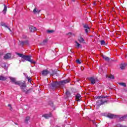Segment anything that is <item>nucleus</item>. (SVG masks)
Segmentation results:
<instances>
[{
  "label": "nucleus",
  "mask_w": 127,
  "mask_h": 127,
  "mask_svg": "<svg viewBox=\"0 0 127 127\" xmlns=\"http://www.w3.org/2000/svg\"><path fill=\"white\" fill-rule=\"evenodd\" d=\"M5 25V23H3V22H1V23H0V25H1V26H4Z\"/></svg>",
  "instance_id": "nucleus-34"
},
{
  "label": "nucleus",
  "mask_w": 127,
  "mask_h": 127,
  "mask_svg": "<svg viewBox=\"0 0 127 127\" xmlns=\"http://www.w3.org/2000/svg\"><path fill=\"white\" fill-rule=\"evenodd\" d=\"M100 42H101V45H107L106 42H105V41H104V40L101 41Z\"/></svg>",
  "instance_id": "nucleus-27"
},
{
  "label": "nucleus",
  "mask_w": 127,
  "mask_h": 127,
  "mask_svg": "<svg viewBox=\"0 0 127 127\" xmlns=\"http://www.w3.org/2000/svg\"><path fill=\"white\" fill-rule=\"evenodd\" d=\"M106 77L110 78V79H114L115 76L114 75H110V76L106 75Z\"/></svg>",
  "instance_id": "nucleus-28"
},
{
  "label": "nucleus",
  "mask_w": 127,
  "mask_h": 127,
  "mask_svg": "<svg viewBox=\"0 0 127 127\" xmlns=\"http://www.w3.org/2000/svg\"><path fill=\"white\" fill-rule=\"evenodd\" d=\"M81 98H82V97L81 96V95L77 94L76 95V99L77 102H80V101H81Z\"/></svg>",
  "instance_id": "nucleus-14"
},
{
  "label": "nucleus",
  "mask_w": 127,
  "mask_h": 127,
  "mask_svg": "<svg viewBox=\"0 0 127 127\" xmlns=\"http://www.w3.org/2000/svg\"><path fill=\"white\" fill-rule=\"evenodd\" d=\"M43 118H45V119H46L47 120L49 119V118H51V114H45L42 116Z\"/></svg>",
  "instance_id": "nucleus-10"
},
{
  "label": "nucleus",
  "mask_w": 127,
  "mask_h": 127,
  "mask_svg": "<svg viewBox=\"0 0 127 127\" xmlns=\"http://www.w3.org/2000/svg\"><path fill=\"white\" fill-rule=\"evenodd\" d=\"M47 33H49V34H50V33H53V32H54V30H47Z\"/></svg>",
  "instance_id": "nucleus-23"
},
{
  "label": "nucleus",
  "mask_w": 127,
  "mask_h": 127,
  "mask_svg": "<svg viewBox=\"0 0 127 127\" xmlns=\"http://www.w3.org/2000/svg\"><path fill=\"white\" fill-rule=\"evenodd\" d=\"M57 83L59 84V86H62V85H65V84L70 83V79H65Z\"/></svg>",
  "instance_id": "nucleus-4"
},
{
  "label": "nucleus",
  "mask_w": 127,
  "mask_h": 127,
  "mask_svg": "<svg viewBox=\"0 0 127 127\" xmlns=\"http://www.w3.org/2000/svg\"><path fill=\"white\" fill-rule=\"evenodd\" d=\"M118 127H127V126H123V125H118Z\"/></svg>",
  "instance_id": "nucleus-32"
},
{
  "label": "nucleus",
  "mask_w": 127,
  "mask_h": 127,
  "mask_svg": "<svg viewBox=\"0 0 127 127\" xmlns=\"http://www.w3.org/2000/svg\"><path fill=\"white\" fill-rule=\"evenodd\" d=\"M89 80L90 81L91 84H96L97 81H98V79L95 77H90L89 78Z\"/></svg>",
  "instance_id": "nucleus-6"
},
{
  "label": "nucleus",
  "mask_w": 127,
  "mask_h": 127,
  "mask_svg": "<svg viewBox=\"0 0 127 127\" xmlns=\"http://www.w3.org/2000/svg\"><path fill=\"white\" fill-rule=\"evenodd\" d=\"M10 79L15 85H18L20 86L21 90H22V92H24L26 94H27L28 90L26 89V84L25 82H21V81H16L15 80V78L10 77Z\"/></svg>",
  "instance_id": "nucleus-1"
},
{
  "label": "nucleus",
  "mask_w": 127,
  "mask_h": 127,
  "mask_svg": "<svg viewBox=\"0 0 127 127\" xmlns=\"http://www.w3.org/2000/svg\"><path fill=\"white\" fill-rule=\"evenodd\" d=\"M21 45H23L24 44H28V41H23L21 42Z\"/></svg>",
  "instance_id": "nucleus-25"
},
{
  "label": "nucleus",
  "mask_w": 127,
  "mask_h": 127,
  "mask_svg": "<svg viewBox=\"0 0 127 127\" xmlns=\"http://www.w3.org/2000/svg\"><path fill=\"white\" fill-rule=\"evenodd\" d=\"M4 9L2 10V13H3V14H5V13H6V10L7 9V7H6V5H5V4H4Z\"/></svg>",
  "instance_id": "nucleus-19"
},
{
  "label": "nucleus",
  "mask_w": 127,
  "mask_h": 127,
  "mask_svg": "<svg viewBox=\"0 0 127 127\" xmlns=\"http://www.w3.org/2000/svg\"><path fill=\"white\" fill-rule=\"evenodd\" d=\"M0 65L2 68H6V63L5 62H0Z\"/></svg>",
  "instance_id": "nucleus-12"
},
{
  "label": "nucleus",
  "mask_w": 127,
  "mask_h": 127,
  "mask_svg": "<svg viewBox=\"0 0 127 127\" xmlns=\"http://www.w3.org/2000/svg\"><path fill=\"white\" fill-rule=\"evenodd\" d=\"M126 66H127L126 64H122L120 65V68L121 70H124L126 68Z\"/></svg>",
  "instance_id": "nucleus-18"
},
{
  "label": "nucleus",
  "mask_w": 127,
  "mask_h": 127,
  "mask_svg": "<svg viewBox=\"0 0 127 127\" xmlns=\"http://www.w3.org/2000/svg\"><path fill=\"white\" fill-rule=\"evenodd\" d=\"M76 62L78 64H81V61L80 60H76Z\"/></svg>",
  "instance_id": "nucleus-33"
},
{
  "label": "nucleus",
  "mask_w": 127,
  "mask_h": 127,
  "mask_svg": "<svg viewBox=\"0 0 127 127\" xmlns=\"http://www.w3.org/2000/svg\"><path fill=\"white\" fill-rule=\"evenodd\" d=\"M68 34H72V33L71 32H69V33H68Z\"/></svg>",
  "instance_id": "nucleus-40"
},
{
  "label": "nucleus",
  "mask_w": 127,
  "mask_h": 127,
  "mask_svg": "<svg viewBox=\"0 0 127 127\" xmlns=\"http://www.w3.org/2000/svg\"><path fill=\"white\" fill-rule=\"evenodd\" d=\"M4 27H6V28H8V29H9L10 31H11V30H10V28H9L8 26H7V25H6V24L5 25V26H4Z\"/></svg>",
  "instance_id": "nucleus-30"
},
{
  "label": "nucleus",
  "mask_w": 127,
  "mask_h": 127,
  "mask_svg": "<svg viewBox=\"0 0 127 127\" xmlns=\"http://www.w3.org/2000/svg\"><path fill=\"white\" fill-rule=\"evenodd\" d=\"M107 117L109 118L110 119H115V118L117 117V116L112 114H109L108 115Z\"/></svg>",
  "instance_id": "nucleus-11"
},
{
  "label": "nucleus",
  "mask_w": 127,
  "mask_h": 127,
  "mask_svg": "<svg viewBox=\"0 0 127 127\" xmlns=\"http://www.w3.org/2000/svg\"><path fill=\"white\" fill-rule=\"evenodd\" d=\"M8 107H9V108H10V109H11V105H10V104H8Z\"/></svg>",
  "instance_id": "nucleus-36"
},
{
  "label": "nucleus",
  "mask_w": 127,
  "mask_h": 127,
  "mask_svg": "<svg viewBox=\"0 0 127 127\" xmlns=\"http://www.w3.org/2000/svg\"><path fill=\"white\" fill-rule=\"evenodd\" d=\"M107 96H97L96 99H99L100 100L97 101L96 102V105L98 106H101V105H104L105 103H107V101L104 100V99H106Z\"/></svg>",
  "instance_id": "nucleus-3"
},
{
  "label": "nucleus",
  "mask_w": 127,
  "mask_h": 127,
  "mask_svg": "<svg viewBox=\"0 0 127 127\" xmlns=\"http://www.w3.org/2000/svg\"><path fill=\"white\" fill-rule=\"evenodd\" d=\"M4 27H6V28H8V29H9L10 31H11V30H10V28H9L8 26H7V25H6V24L5 25V26H4Z\"/></svg>",
  "instance_id": "nucleus-31"
},
{
  "label": "nucleus",
  "mask_w": 127,
  "mask_h": 127,
  "mask_svg": "<svg viewBox=\"0 0 127 127\" xmlns=\"http://www.w3.org/2000/svg\"><path fill=\"white\" fill-rule=\"evenodd\" d=\"M119 85H120V86H123V87H126L127 86V84H126V83L123 82L119 83Z\"/></svg>",
  "instance_id": "nucleus-26"
},
{
  "label": "nucleus",
  "mask_w": 127,
  "mask_h": 127,
  "mask_svg": "<svg viewBox=\"0 0 127 127\" xmlns=\"http://www.w3.org/2000/svg\"><path fill=\"white\" fill-rule=\"evenodd\" d=\"M30 118L29 117H26L25 119V124H28V121H29Z\"/></svg>",
  "instance_id": "nucleus-21"
},
{
  "label": "nucleus",
  "mask_w": 127,
  "mask_h": 127,
  "mask_svg": "<svg viewBox=\"0 0 127 127\" xmlns=\"http://www.w3.org/2000/svg\"><path fill=\"white\" fill-rule=\"evenodd\" d=\"M102 71H103V69L102 68H99V73H102Z\"/></svg>",
  "instance_id": "nucleus-35"
},
{
  "label": "nucleus",
  "mask_w": 127,
  "mask_h": 127,
  "mask_svg": "<svg viewBox=\"0 0 127 127\" xmlns=\"http://www.w3.org/2000/svg\"><path fill=\"white\" fill-rule=\"evenodd\" d=\"M72 1H75V0H71Z\"/></svg>",
  "instance_id": "nucleus-41"
},
{
  "label": "nucleus",
  "mask_w": 127,
  "mask_h": 127,
  "mask_svg": "<svg viewBox=\"0 0 127 127\" xmlns=\"http://www.w3.org/2000/svg\"><path fill=\"white\" fill-rule=\"evenodd\" d=\"M59 82H53L50 85L49 87L50 88H51L52 89H53L54 88H56V86L57 85H59V84H58Z\"/></svg>",
  "instance_id": "nucleus-5"
},
{
  "label": "nucleus",
  "mask_w": 127,
  "mask_h": 127,
  "mask_svg": "<svg viewBox=\"0 0 127 127\" xmlns=\"http://www.w3.org/2000/svg\"><path fill=\"white\" fill-rule=\"evenodd\" d=\"M84 28H85V32L86 33H88V29H90V27H89V26L88 25V24H85L84 25Z\"/></svg>",
  "instance_id": "nucleus-15"
},
{
  "label": "nucleus",
  "mask_w": 127,
  "mask_h": 127,
  "mask_svg": "<svg viewBox=\"0 0 127 127\" xmlns=\"http://www.w3.org/2000/svg\"><path fill=\"white\" fill-rule=\"evenodd\" d=\"M103 58L106 60V61H109L110 58L109 57H106V56H103Z\"/></svg>",
  "instance_id": "nucleus-29"
},
{
  "label": "nucleus",
  "mask_w": 127,
  "mask_h": 127,
  "mask_svg": "<svg viewBox=\"0 0 127 127\" xmlns=\"http://www.w3.org/2000/svg\"><path fill=\"white\" fill-rule=\"evenodd\" d=\"M40 11H41V10H39L37 8L35 7L33 10V13L34 14H39Z\"/></svg>",
  "instance_id": "nucleus-7"
},
{
  "label": "nucleus",
  "mask_w": 127,
  "mask_h": 127,
  "mask_svg": "<svg viewBox=\"0 0 127 127\" xmlns=\"http://www.w3.org/2000/svg\"><path fill=\"white\" fill-rule=\"evenodd\" d=\"M47 43V40H44L42 43H41V45H45Z\"/></svg>",
  "instance_id": "nucleus-24"
},
{
  "label": "nucleus",
  "mask_w": 127,
  "mask_h": 127,
  "mask_svg": "<svg viewBox=\"0 0 127 127\" xmlns=\"http://www.w3.org/2000/svg\"><path fill=\"white\" fill-rule=\"evenodd\" d=\"M78 41L80 43H83V42L84 41V38L80 37V38L78 39Z\"/></svg>",
  "instance_id": "nucleus-22"
},
{
  "label": "nucleus",
  "mask_w": 127,
  "mask_h": 127,
  "mask_svg": "<svg viewBox=\"0 0 127 127\" xmlns=\"http://www.w3.org/2000/svg\"><path fill=\"white\" fill-rule=\"evenodd\" d=\"M16 54L18 55L19 57H21V58H23V59H24V60H26V61L30 62L31 64H35L36 63L35 61L31 60V56H25L24 55L17 53H16Z\"/></svg>",
  "instance_id": "nucleus-2"
},
{
  "label": "nucleus",
  "mask_w": 127,
  "mask_h": 127,
  "mask_svg": "<svg viewBox=\"0 0 127 127\" xmlns=\"http://www.w3.org/2000/svg\"><path fill=\"white\" fill-rule=\"evenodd\" d=\"M4 59H9L10 58H11V54L10 53H7L6 55H4L3 57Z\"/></svg>",
  "instance_id": "nucleus-9"
},
{
  "label": "nucleus",
  "mask_w": 127,
  "mask_h": 127,
  "mask_svg": "<svg viewBox=\"0 0 127 127\" xmlns=\"http://www.w3.org/2000/svg\"><path fill=\"white\" fill-rule=\"evenodd\" d=\"M56 127H58V126H56Z\"/></svg>",
  "instance_id": "nucleus-42"
},
{
  "label": "nucleus",
  "mask_w": 127,
  "mask_h": 127,
  "mask_svg": "<svg viewBox=\"0 0 127 127\" xmlns=\"http://www.w3.org/2000/svg\"><path fill=\"white\" fill-rule=\"evenodd\" d=\"M30 31L31 32H34L36 30V28L33 26H31L29 27Z\"/></svg>",
  "instance_id": "nucleus-16"
},
{
  "label": "nucleus",
  "mask_w": 127,
  "mask_h": 127,
  "mask_svg": "<svg viewBox=\"0 0 127 127\" xmlns=\"http://www.w3.org/2000/svg\"><path fill=\"white\" fill-rule=\"evenodd\" d=\"M127 114L123 116V117H121L119 119L120 122H123L124 121H127Z\"/></svg>",
  "instance_id": "nucleus-8"
},
{
  "label": "nucleus",
  "mask_w": 127,
  "mask_h": 127,
  "mask_svg": "<svg viewBox=\"0 0 127 127\" xmlns=\"http://www.w3.org/2000/svg\"><path fill=\"white\" fill-rule=\"evenodd\" d=\"M26 36H23V38H26Z\"/></svg>",
  "instance_id": "nucleus-37"
},
{
  "label": "nucleus",
  "mask_w": 127,
  "mask_h": 127,
  "mask_svg": "<svg viewBox=\"0 0 127 127\" xmlns=\"http://www.w3.org/2000/svg\"><path fill=\"white\" fill-rule=\"evenodd\" d=\"M7 79V77L3 76V75L0 76V80L1 81H5Z\"/></svg>",
  "instance_id": "nucleus-20"
},
{
  "label": "nucleus",
  "mask_w": 127,
  "mask_h": 127,
  "mask_svg": "<svg viewBox=\"0 0 127 127\" xmlns=\"http://www.w3.org/2000/svg\"><path fill=\"white\" fill-rule=\"evenodd\" d=\"M48 74H49V71L47 70H43L42 72V75H43V76H46Z\"/></svg>",
  "instance_id": "nucleus-13"
},
{
  "label": "nucleus",
  "mask_w": 127,
  "mask_h": 127,
  "mask_svg": "<svg viewBox=\"0 0 127 127\" xmlns=\"http://www.w3.org/2000/svg\"><path fill=\"white\" fill-rule=\"evenodd\" d=\"M75 42L76 43L75 46H76V48H82V45L81 44H80L77 41H75Z\"/></svg>",
  "instance_id": "nucleus-17"
},
{
  "label": "nucleus",
  "mask_w": 127,
  "mask_h": 127,
  "mask_svg": "<svg viewBox=\"0 0 127 127\" xmlns=\"http://www.w3.org/2000/svg\"><path fill=\"white\" fill-rule=\"evenodd\" d=\"M28 81H29V82H30V78H28Z\"/></svg>",
  "instance_id": "nucleus-38"
},
{
  "label": "nucleus",
  "mask_w": 127,
  "mask_h": 127,
  "mask_svg": "<svg viewBox=\"0 0 127 127\" xmlns=\"http://www.w3.org/2000/svg\"><path fill=\"white\" fill-rule=\"evenodd\" d=\"M22 62H25V60H22Z\"/></svg>",
  "instance_id": "nucleus-39"
}]
</instances>
